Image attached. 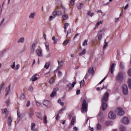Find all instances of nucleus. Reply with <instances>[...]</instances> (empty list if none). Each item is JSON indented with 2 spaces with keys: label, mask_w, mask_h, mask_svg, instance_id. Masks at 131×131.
<instances>
[{
  "label": "nucleus",
  "mask_w": 131,
  "mask_h": 131,
  "mask_svg": "<svg viewBox=\"0 0 131 131\" xmlns=\"http://www.w3.org/2000/svg\"><path fill=\"white\" fill-rule=\"evenodd\" d=\"M108 100H109V92H107L104 94L101 99V108L103 111H105L108 107V104L107 103Z\"/></svg>",
  "instance_id": "f257e3e1"
},
{
  "label": "nucleus",
  "mask_w": 131,
  "mask_h": 131,
  "mask_svg": "<svg viewBox=\"0 0 131 131\" xmlns=\"http://www.w3.org/2000/svg\"><path fill=\"white\" fill-rule=\"evenodd\" d=\"M81 112H86L88 111V103H86V100H83L82 103Z\"/></svg>",
  "instance_id": "f03ea898"
},
{
  "label": "nucleus",
  "mask_w": 131,
  "mask_h": 131,
  "mask_svg": "<svg viewBox=\"0 0 131 131\" xmlns=\"http://www.w3.org/2000/svg\"><path fill=\"white\" fill-rule=\"evenodd\" d=\"M122 91L124 95H127L128 93V88H127V85L126 84L123 85Z\"/></svg>",
  "instance_id": "7ed1b4c3"
},
{
  "label": "nucleus",
  "mask_w": 131,
  "mask_h": 131,
  "mask_svg": "<svg viewBox=\"0 0 131 131\" xmlns=\"http://www.w3.org/2000/svg\"><path fill=\"white\" fill-rule=\"evenodd\" d=\"M104 31H105V30L103 29L101 30H100L99 32H98V40L99 41H101V39H102V37H103V33H104Z\"/></svg>",
  "instance_id": "20e7f679"
},
{
  "label": "nucleus",
  "mask_w": 131,
  "mask_h": 131,
  "mask_svg": "<svg viewBox=\"0 0 131 131\" xmlns=\"http://www.w3.org/2000/svg\"><path fill=\"white\" fill-rule=\"evenodd\" d=\"M116 112H118V115L122 116L124 114V111H123L122 108H118L116 110Z\"/></svg>",
  "instance_id": "39448f33"
},
{
  "label": "nucleus",
  "mask_w": 131,
  "mask_h": 131,
  "mask_svg": "<svg viewBox=\"0 0 131 131\" xmlns=\"http://www.w3.org/2000/svg\"><path fill=\"white\" fill-rule=\"evenodd\" d=\"M108 117L110 119H115L116 118V115L112 112H110Z\"/></svg>",
  "instance_id": "423d86ee"
},
{
  "label": "nucleus",
  "mask_w": 131,
  "mask_h": 131,
  "mask_svg": "<svg viewBox=\"0 0 131 131\" xmlns=\"http://www.w3.org/2000/svg\"><path fill=\"white\" fill-rule=\"evenodd\" d=\"M116 79L118 81H121L123 79V74L120 73L116 77Z\"/></svg>",
  "instance_id": "0eeeda50"
},
{
  "label": "nucleus",
  "mask_w": 131,
  "mask_h": 131,
  "mask_svg": "<svg viewBox=\"0 0 131 131\" xmlns=\"http://www.w3.org/2000/svg\"><path fill=\"white\" fill-rule=\"evenodd\" d=\"M75 84H76V82H73L72 84L71 83H69L67 85L68 90H71L72 88H74Z\"/></svg>",
  "instance_id": "6e6552de"
},
{
  "label": "nucleus",
  "mask_w": 131,
  "mask_h": 131,
  "mask_svg": "<svg viewBox=\"0 0 131 131\" xmlns=\"http://www.w3.org/2000/svg\"><path fill=\"white\" fill-rule=\"evenodd\" d=\"M122 123H124V124H128V123H129V121L127 117H124L122 120Z\"/></svg>",
  "instance_id": "1a4fd4ad"
},
{
  "label": "nucleus",
  "mask_w": 131,
  "mask_h": 131,
  "mask_svg": "<svg viewBox=\"0 0 131 131\" xmlns=\"http://www.w3.org/2000/svg\"><path fill=\"white\" fill-rule=\"evenodd\" d=\"M116 66V64L115 63H113L111 66V68L110 69V71L111 72V73L112 74H113L114 72V69H115V66Z\"/></svg>",
  "instance_id": "9d476101"
},
{
  "label": "nucleus",
  "mask_w": 131,
  "mask_h": 131,
  "mask_svg": "<svg viewBox=\"0 0 131 131\" xmlns=\"http://www.w3.org/2000/svg\"><path fill=\"white\" fill-rule=\"evenodd\" d=\"M88 72L90 74H92V75H94V74H95V70H94V68L90 67L88 69Z\"/></svg>",
  "instance_id": "9b49d317"
},
{
  "label": "nucleus",
  "mask_w": 131,
  "mask_h": 131,
  "mask_svg": "<svg viewBox=\"0 0 131 131\" xmlns=\"http://www.w3.org/2000/svg\"><path fill=\"white\" fill-rule=\"evenodd\" d=\"M10 91H11V85H8V87L6 88V93L5 94L6 97H7L8 95H9L10 93Z\"/></svg>",
  "instance_id": "f8f14e48"
},
{
  "label": "nucleus",
  "mask_w": 131,
  "mask_h": 131,
  "mask_svg": "<svg viewBox=\"0 0 131 131\" xmlns=\"http://www.w3.org/2000/svg\"><path fill=\"white\" fill-rule=\"evenodd\" d=\"M43 105H44V106H46L48 108H50V101L48 100H44L43 101Z\"/></svg>",
  "instance_id": "ddd939ff"
},
{
  "label": "nucleus",
  "mask_w": 131,
  "mask_h": 131,
  "mask_svg": "<svg viewBox=\"0 0 131 131\" xmlns=\"http://www.w3.org/2000/svg\"><path fill=\"white\" fill-rule=\"evenodd\" d=\"M37 55L39 56V57H42V52L41 51V50H39V49H36V50Z\"/></svg>",
  "instance_id": "4468645a"
},
{
  "label": "nucleus",
  "mask_w": 131,
  "mask_h": 131,
  "mask_svg": "<svg viewBox=\"0 0 131 131\" xmlns=\"http://www.w3.org/2000/svg\"><path fill=\"white\" fill-rule=\"evenodd\" d=\"M57 62L58 63V67L57 70H60V69H61V68H62L63 67V61H61L60 62V61L58 60Z\"/></svg>",
  "instance_id": "2eb2a0df"
},
{
  "label": "nucleus",
  "mask_w": 131,
  "mask_h": 131,
  "mask_svg": "<svg viewBox=\"0 0 131 131\" xmlns=\"http://www.w3.org/2000/svg\"><path fill=\"white\" fill-rule=\"evenodd\" d=\"M36 75H37V74H35L30 79V80H32V81H36V80H37L38 78L36 77Z\"/></svg>",
  "instance_id": "dca6fc26"
},
{
  "label": "nucleus",
  "mask_w": 131,
  "mask_h": 131,
  "mask_svg": "<svg viewBox=\"0 0 131 131\" xmlns=\"http://www.w3.org/2000/svg\"><path fill=\"white\" fill-rule=\"evenodd\" d=\"M12 121H13V119H12V117H11V116H9L8 117V122H7L9 126H11V124Z\"/></svg>",
  "instance_id": "f3484780"
},
{
  "label": "nucleus",
  "mask_w": 131,
  "mask_h": 131,
  "mask_svg": "<svg viewBox=\"0 0 131 131\" xmlns=\"http://www.w3.org/2000/svg\"><path fill=\"white\" fill-rule=\"evenodd\" d=\"M62 19H63V20H68V19L69 18V17L68 16V15L64 13L62 14Z\"/></svg>",
  "instance_id": "a211bd4d"
},
{
  "label": "nucleus",
  "mask_w": 131,
  "mask_h": 131,
  "mask_svg": "<svg viewBox=\"0 0 131 131\" xmlns=\"http://www.w3.org/2000/svg\"><path fill=\"white\" fill-rule=\"evenodd\" d=\"M17 120L16 121V123L19 122V120H20V118L21 117V115L20 114V111H17Z\"/></svg>",
  "instance_id": "6ab92c4d"
},
{
  "label": "nucleus",
  "mask_w": 131,
  "mask_h": 131,
  "mask_svg": "<svg viewBox=\"0 0 131 131\" xmlns=\"http://www.w3.org/2000/svg\"><path fill=\"white\" fill-rule=\"evenodd\" d=\"M82 7H83V4L82 3H79L77 5V8L78 10H81Z\"/></svg>",
  "instance_id": "aec40b11"
},
{
  "label": "nucleus",
  "mask_w": 131,
  "mask_h": 131,
  "mask_svg": "<svg viewBox=\"0 0 131 131\" xmlns=\"http://www.w3.org/2000/svg\"><path fill=\"white\" fill-rule=\"evenodd\" d=\"M75 119H76V117H73L72 119L71 125H74V123L75 122Z\"/></svg>",
  "instance_id": "412c9836"
},
{
  "label": "nucleus",
  "mask_w": 131,
  "mask_h": 131,
  "mask_svg": "<svg viewBox=\"0 0 131 131\" xmlns=\"http://www.w3.org/2000/svg\"><path fill=\"white\" fill-rule=\"evenodd\" d=\"M36 116L37 117H38V118H39V119H42V116H41V114H40V113L37 112L36 113Z\"/></svg>",
  "instance_id": "4be33fe9"
},
{
  "label": "nucleus",
  "mask_w": 131,
  "mask_h": 131,
  "mask_svg": "<svg viewBox=\"0 0 131 131\" xmlns=\"http://www.w3.org/2000/svg\"><path fill=\"white\" fill-rule=\"evenodd\" d=\"M19 99L21 101H23V100H24V99H25V95H24V94L23 93H21L20 95Z\"/></svg>",
  "instance_id": "5701e85b"
},
{
  "label": "nucleus",
  "mask_w": 131,
  "mask_h": 131,
  "mask_svg": "<svg viewBox=\"0 0 131 131\" xmlns=\"http://www.w3.org/2000/svg\"><path fill=\"white\" fill-rule=\"evenodd\" d=\"M120 68L121 69V70H124V65L123 64V62H121L120 63Z\"/></svg>",
  "instance_id": "b1692460"
},
{
  "label": "nucleus",
  "mask_w": 131,
  "mask_h": 131,
  "mask_svg": "<svg viewBox=\"0 0 131 131\" xmlns=\"http://www.w3.org/2000/svg\"><path fill=\"white\" fill-rule=\"evenodd\" d=\"M50 65H51V63L50 62H47L45 64L44 67L46 69H49V68L50 67Z\"/></svg>",
  "instance_id": "393cba45"
},
{
  "label": "nucleus",
  "mask_w": 131,
  "mask_h": 131,
  "mask_svg": "<svg viewBox=\"0 0 131 131\" xmlns=\"http://www.w3.org/2000/svg\"><path fill=\"white\" fill-rule=\"evenodd\" d=\"M35 16V13H34V12L31 13L30 14V15H29V18L30 19H33V18H34Z\"/></svg>",
  "instance_id": "a878e982"
},
{
  "label": "nucleus",
  "mask_w": 131,
  "mask_h": 131,
  "mask_svg": "<svg viewBox=\"0 0 131 131\" xmlns=\"http://www.w3.org/2000/svg\"><path fill=\"white\" fill-rule=\"evenodd\" d=\"M56 94H57V92L56 91H53L52 93L50 95V97H51V98H53L55 97V96H56Z\"/></svg>",
  "instance_id": "bb28decb"
},
{
  "label": "nucleus",
  "mask_w": 131,
  "mask_h": 131,
  "mask_svg": "<svg viewBox=\"0 0 131 131\" xmlns=\"http://www.w3.org/2000/svg\"><path fill=\"white\" fill-rule=\"evenodd\" d=\"M97 129H98V130L102 129V125H101V124L98 123L97 124Z\"/></svg>",
  "instance_id": "cd10ccee"
},
{
  "label": "nucleus",
  "mask_w": 131,
  "mask_h": 131,
  "mask_svg": "<svg viewBox=\"0 0 131 131\" xmlns=\"http://www.w3.org/2000/svg\"><path fill=\"white\" fill-rule=\"evenodd\" d=\"M86 52L85 49H84L81 52L79 53V55L80 56H82V55H84L85 54V53Z\"/></svg>",
  "instance_id": "c85d7f7f"
},
{
  "label": "nucleus",
  "mask_w": 131,
  "mask_h": 131,
  "mask_svg": "<svg viewBox=\"0 0 131 131\" xmlns=\"http://www.w3.org/2000/svg\"><path fill=\"white\" fill-rule=\"evenodd\" d=\"M84 85V80H82L80 82V88H82Z\"/></svg>",
  "instance_id": "c756f323"
},
{
  "label": "nucleus",
  "mask_w": 131,
  "mask_h": 131,
  "mask_svg": "<svg viewBox=\"0 0 131 131\" xmlns=\"http://www.w3.org/2000/svg\"><path fill=\"white\" fill-rule=\"evenodd\" d=\"M69 41H70L69 39L65 40L62 43L63 46H67V43H68V42H69Z\"/></svg>",
  "instance_id": "7c9ffc66"
},
{
  "label": "nucleus",
  "mask_w": 131,
  "mask_h": 131,
  "mask_svg": "<svg viewBox=\"0 0 131 131\" xmlns=\"http://www.w3.org/2000/svg\"><path fill=\"white\" fill-rule=\"evenodd\" d=\"M45 46H46V50H47V51H49V42H45Z\"/></svg>",
  "instance_id": "2f4dec72"
},
{
  "label": "nucleus",
  "mask_w": 131,
  "mask_h": 131,
  "mask_svg": "<svg viewBox=\"0 0 131 131\" xmlns=\"http://www.w3.org/2000/svg\"><path fill=\"white\" fill-rule=\"evenodd\" d=\"M2 112H3V113H4H4L6 114V116L7 117L8 116V114H9V112H8V109L5 108L4 110V111H3Z\"/></svg>",
  "instance_id": "473e14b6"
},
{
  "label": "nucleus",
  "mask_w": 131,
  "mask_h": 131,
  "mask_svg": "<svg viewBox=\"0 0 131 131\" xmlns=\"http://www.w3.org/2000/svg\"><path fill=\"white\" fill-rule=\"evenodd\" d=\"M43 120L44 123H45V124H47V123H48V121L47 120V116H44Z\"/></svg>",
  "instance_id": "72a5a7b5"
},
{
  "label": "nucleus",
  "mask_w": 131,
  "mask_h": 131,
  "mask_svg": "<svg viewBox=\"0 0 131 131\" xmlns=\"http://www.w3.org/2000/svg\"><path fill=\"white\" fill-rule=\"evenodd\" d=\"M69 25H70L69 23H65L63 27L64 29H67V28L68 26H69Z\"/></svg>",
  "instance_id": "f704fd0d"
},
{
  "label": "nucleus",
  "mask_w": 131,
  "mask_h": 131,
  "mask_svg": "<svg viewBox=\"0 0 131 131\" xmlns=\"http://www.w3.org/2000/svg\"><path fill=\"white\" fill-rule=\"evenodd\" d=\"M54 81H55V80L54 79V77H51V79L49 80L50 83H54Z\"/></svg>",
  "instance_id": "c9c22d12"
},
{
  "label": "nucleus",
  "mask_w": 131,
  "mask_h": 131,
  "mask_svg": "<svg viewBox=\"0 0 131 131\" xmlns=\"http://www.w3.org/2000/svg\"><path fill=\"white\" fill-rule=\"evenodd\" d=\"M52 39V40L54 41V43H57V42L58 41V39H56L55 36H53Z\"/></svg>",
  "instance_id": "e433bc0d"
},
{
  "label": "nucleus",
  "mask_w": 131,
  "mask_h": 131,
  "mask_svg": "<svg viewBox=\"0 0 131 131\" xmlns=\"http://www.w3.org/2000/svg\"><path fill=\"white\" fill-rule=\"evenodd\" d=\"M128 85L130 89H131V78L128 80Z\"/></svg>",
  "instance_id": "4c0bfd02"
},
{
  "label": "nucleus",
  "mask_w": 131,
  "mask_h": 131,
  "mask_svg": "<svg viewBox=\"0 0 131 131\" xmlns=\"http://www.w3.org/2000/svg\"><path fill=\"white\" fill-rule=\"evenodd\" d=\"M83 47H85L88 46V40H85L83 42Z\"/></svg>",
  "instance_id": "58836bf2"
},
{
  "label": "nucleus",
  "mask_w": 131,
  "mask_h": 131,
  "mask_svg": "<svg viewBox=\"0 0 131 131\" xmlns=\"http://www.w3.org/2000/svg\"><path fill=\"white\" fill-rule=\"evenodd\" d=\"M125 127H124V126H121L120 128V131H125Z\"/></svg>",
  "instance_id": "ea45409f"
},
{
  "label": "nucleus",
  "mask_w": 131,
  "mask_h": 131,
  "mask_svg": "<svg viewBox=\"0 0 131 131\" xmlns=\"http://www.w3.org/2000/svg\"><path fill=\"white\" fill-rule=\"evenodd\" d=\"M107 46H108V42H105V44L103 46V50H105V49H106V48H107Z\"/></svg>",
  "instance_id": "a19ab883"
},
{
  "label": "nucleus",
  "mask_w": 131,
  "mask_h": 131,
  "mask_svg": "<svg viewBox=\"0 0 131 131\" xmlns=\"http://www.w3.org/2000/svg\"><path fill=\"white\" fill-rule=\"evenodd\" d=\"M34 127H35V124L34 123H32L31 126V129H34Z\"/></svg>",
  "instance_id": "79ce46f5"
},
{
  "label": "nucleus",
  "mask_w": 131,
  "mask_h": 131,
  "mask_svg": "<svg viewBox=\"0 0 131 131\" xmlns=\"http://www.w3.org/2000/svg\"><path fill=\"white\" fill-rule=\"evenodd\" d=\"M35 102L36 103V106H37L38 107H39V106H40L41 103L37 101V100H35Z\"/></svg>",
  "instance_id": "37998d69"
},
{
  "label": "nucleus",
  "mask_w": 131,
  "mask_h": 131,
  "mask_svg": "<svg viewBox=\"0 0 131 131\" xmlns=\"http://www.w3.org/2000/svg\"><path fill=\"white\" fill-rule=\"evenodd\" d=\"M52 15L53 16H54V17L55 16H58V11H54L52 13Z\"/></svg>",
  "instance_id": "c03bdc74"
},
{
  "label": "nucleus",
  "mask_w": 131,
  "mask_h": 131,
  "mask_svg": "<svg viewBox=\"0 0 131 131\" xmlns=\"http://www.w3.org/2000/svg\"><path fill=\"white\" fill-rule=\"evenodd\" d=\"M88 15H89L91 17H93V16H94V13L91 12V11H88Z\"/></svg>",
  "instance_id": "a18cd8bd"
},
{
  "label": "nucleus",
  "mask_w": 131,
  "mask_h": 131,
  "mask_svg": "<svg viewBox=\"0 0 131 131\" xmlns=\"http://www.w3.org/2000/svg\"><path fill=\"white\" fill-rule=\"evenodd\" d=\"M24 41V38H20L19 39L18 42H23Z\"/></svg>",
  "instance_id": "49530a36"
},
{
  "label": "nucleus",
  "mask_w": 131,
  "mask_h": 131,
  "mask_svg": "<svg viewBox=\"0 0 131 131\" xmlns=\"http://www.w3.org/2000/svg\"><path fill=\"white\" fill-rule=\"evenodd\" d=\"M5 87V84H2L1 85H0V90H2Z\"/></svg>",
  "instance_id": "de8ad7c7"
},
{
  "label": "nucleus",
  "mask_w": 131,
  "mask_h": 131,
  "mask_svg": "<svg viewBox=\"0 0 131 131\" xmlns=\"http://www.w3.org/2000/svg\"><path fill=\"white\" fill-rule=\"evenodd\" d=\"M33 115H34V114H33V113H32V112H30V114H29V118H31L32 117V116H33Z\"/></svg>",
  "instance_id": "09e8293b"
},
{
  "label": "nucleus",
  "mask_w": 131,
  "mask_h": 131,
  "mask_svg": "<svg viewBox=\"0 0 131 131\" xmlns=\"http://www.w3.org/2000/svg\"><path fill=\"white\" fill-rule=\"evenodd\" d=\"M105 79H106V77H104V78L99 82V84H101L102 83H103V82H104V81H105Z\"/></svg>",
  "instance_id": "8fccbe9b"
},
{
  "label": "nucleus",
  "mask_w": 131,
  "mask_h": 131,
  "mask_svg": "<svg viewBox=\"0 0 131 131\" xmlns=\"http://www.w3.org/2000/svg\"><path fill=\"white\" fill-rule=\"evenodd\" d=\"M30 101H28L27 102V105H26V106H27V107H29V106H30Z\"/></svg>",
  "instance_id": "3c124183"
},
{
  "label": "nucleus",
  "mask_w": 131,
  "mask_h": 131,
  "mask_svg": "<svg viewBox=\"0 0 131 131\" xmlns=\"http://www.w3.org/2000/svg\"><path fill=\"white\" fill-rule=\"evenodd\" d=\"M102 23H103L102 21H98L96 26H99V25H100V24H102Z\"/></svg>",
  "instance_id": "603ef678"
},
{
  "label": "nucleus",
  "mask_w": 131,
  "mask_h": 131,
  "mask_svg": "<svg viewBox=\"0 0 131 131\" xmlns=\"http://www.w3.org/2000/svg\"><path fill=\"white\" fill-rule=\"evenodd\" d=\"M29 91H30V92H32V91H33V87H32V86H30L29 88Z\"/></svg>",
  "instance_id": "864d4df0"
},
{
  "label": "nucleus",
  "mask_w": 131,
  "mask_h": 131,
  "mask_svg": "<svg viewBox=\"0 0 131 131\" xmlns=\"http://www.w3.org/2000/svg\"><path fill=\"white\" fill-rule=\"evenodd\" d=\"M35 46H36V43H33V44L32 45V48L35 49Z\"/></svg>",
  "instance_id": "5fc2aeb1"
},
{
  "label": "nucleus",
  "mask_w": 131,
  "mask_h": 131,
  "mask_svg": "<svg viewBox=\"0 0 131 131\" xmlns=\"http://www.w3.org/2000/svg\"><path fill=\"white\" fill-rule=\"evenodd\" d=\"M35 50V49L34 48H31V54H33L34 53Z\"/></svg>",
  "instance_id": "6e6d98bb"
},
{
  "label": "nucleus",
  "mask_w": 131,
  "mask_h": 131,
  "mask_svg": "<svg viewBox=\"0 0 131 131\" xmlns=\"http://www.w3.org/2000/svg\"><path fill=\"white\" fill-rule=\"evenodd\" d=\"M127 73L129 76H131V69L128 70Z\"/></svg>",
  "instance_id": "4d7b16f0"
},
{
  "label": "nucleus",
  "mask_w": 131,
  "mask_h": 131,
  "mask_svg": "<svg viewBox=\"0 0 131 131\" xmlns=\"http://www.w3.org/2000/svg\"><path fill=\"white\" fill-rule=\"evenodd\" d=\"M54 18H55V16H53L51 15V16H50L49 20H50V21H52V20L53 19H54Z\"/></svg>",
  "instance_id": "13d9d810"
},
{
  "label": "nucleus",
  "mask_w": 131,
  "mask_h": 131,
  "mask_svg": "<svg viewBox=\"0 0 131 131\" xmlns=\"http://www.w3.org/2000/svg\"><path fill=\"white\" fill-rule=\"evenodd\" d=\"M19 67H20V65L17 64L15 67V70H18V69H19Z\"/></svg>",
  "instance_id": "bf43d9fd"
},
{
  "label": "nucleus",
  "mask_w": 131,
  "mask_h": 131,
  "mask_svg": "<svg viewBox=\"0 0 131 131\" xmlns=\"http://www.w3.org/2000/svg\"><path fill=\"white\" fill-rule=\"evenodd\" d=\"M16 62H14L13 63V65L11 66V68L12 69H14L15 68V64Z\"/></svg>",
  "instance_id": "052dcab7"
},
{
  "label": "nucleus",
  "mask_w": 131,
  "mask_h": 131,
  "mask_svg": "<svg viewBox=\"0 0 131 131\" xmlns=\"http://www.w3.org/2000/svg\"><path fill=\"white\" fill-rule=\"evenodd\" d=\"M6 104H7V105H9V104H10V100H9V99L6 100Z\"/></svg>",
  "instance_id": "680f3d73"
},
{
  "label": "nucleus",
  "mask_w": 131,
  "mask_h": 131,
  "mask_svg": "<svg viewBox=\"0 0 131 131\" xmlns=\"http://www.w3.org/2000/svg\"><path fill=\"white\" fill-rule=\"evenodd\" d=\"M70 4L72 5H74V1L73 0H71Z\"/></svg>",
  "instance_id": "e2e57ef3"
},
{
  "label": "nucleus",
  "mask_w": 131,
  "mask_h": 131,
  "mask_svg": "<svg viewBox=\"0 0 131 131\" xmlns=\"http://www.w3.org/2000/svg\"><path fill=\"white\" fill-rule=\"evenodd\" d=\"M128 8V4H127L124 8V10H126Z\"/></svg>",
  "instance_id": "0e129e2a"
},
{
  "label": "nucleus",
  "mask_w": 131,
  "mask_h": 131,
  "mask_svg": "<svg viewBox=\"0 0 131 131\" xmlns=\"http://www.w3.org/2000/svg\"><path fill=\"white\" fill-rule=\"evenodd\" d=\"M76 94H77V95H79V94H80V90H77Z\"/></svg>",
  "instance_id": "69168bd1"
},
{
  "label": "nucleus",
  "mask_w": 131,
  "mask_h": 131,
  "mask_svg": "<svg viewBox=\"0 0 131 131\" xmlns=\"http://www.w3.org/2000/svg\"><path fill=\"white\" fill-rule=\"evenodd\" d=\"M56 120H59V114H57L56 117Z\"/></svg>",
  "instance_id": "338daca9"
},
{
  "label": "nucleus",
  "mask_w": 131,
  "mask_h": 131,
  "mask_svg": "<svg viewBox=\"0 0 131 131\" xmlns=\"http://www.w3.org/2000/svg\"><path fill=\"white\" fill-rule=\"evenodd\" d=\"M89 130L91 131H94V128H92L91 126H89Z\"/></svg>",
  "instance_id": "774afa93"
}]
</instances>
